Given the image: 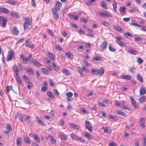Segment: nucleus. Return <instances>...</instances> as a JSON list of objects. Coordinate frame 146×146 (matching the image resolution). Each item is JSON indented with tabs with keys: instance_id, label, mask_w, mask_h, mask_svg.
Here are the masks:
<instances>
[{
	"instance_id": "44",
	"label": "nucleus",
	"mask_w": 146,
	"mask_h": 146,
	"mask_svg": "<svg viewBox=\"0 0 146 146\" xmlns=\"http://www.w3.org/2000/svg\"><path fill=\"white\" fill-rule=\"evenodd\" d=\"M31 25V24H29L27 23H24L23 24L24 29L25 30L28 28V27Z\"/></svg>"
},
{
	"instance_id": "14",
	"label": "nucleus",
	"mask_w": 146,
	"mask_h": 146,
	"mask_svg": "<svg viewBox=\"0 0 146 146\" xmlns=\"http://www.w3.org/2000/svg\"><path fill=\"white\" fill-rule=\"evenodd\" d=\"M13 71L15 73V75L18 74V72L19 71V69L18 66H17L14 65L13 67Z\"/></svg>"
},
{
	"instance_id": "22",
	"label": "nucleus",
	"mask_w": 146,
	"mask_h": 146,
	"mask_svg": "<svg viewBox=\"0 0 146 146\" xmlns=\"http://www.w3.org/2000/svg\"><path fill=\"white\" fill-rule=\"evenodd\" d=\"M146 89L143 87H142L140 89V94L141 95L144 94L146 93Z\"/></svg>"
},
{
	"instance_id": "10",
	"label": "nucleus",
	"mask_w": 146,
	"mask_h": 146,
	"mask_svg": "<svg viewBox=\"0 0 146 146\" xmlns=\"http://www.w3.org/2000/svg\"><path fill=\"white\" fill-rule=\"evenodd\" d=\"M0 20L3 21L1 23L2 26L4 27L6 25L7 22V19L3 17H0Z\"/></svg>"
},
{
	"instance_id": "19",
	"label": "nucleus",
	"mask_w": 146,
	"mask_h": 146,
	"mask_svg": "<svg viewBox=\"0 0 146 146\" xmlns=\"http://www.w3.org/2000/svg\"><path fill=\"white\" fill-rule=\"evenodd\" d=\"M139 100L140 102L142 104L144 103L145 101L146 100V96H142L139 98Z\"/></svg>"
},
{
	"instance_id": "30",
	"label": "nucleus",
	"mask_w": 146,
	"mask_h": 146,
	"mask_svg": "<svg viewBox=\"0 0 146 146\" xmlns=\"http://www.w3.org/2000/svg\"><path fill=\"white\" fill-rule=\"evenodd\" d=\"M27 72L29 73L30 74L32 75H34V72L32 68H29L27 69Z\"/></svg>"
},
{
	"instance_id": "4",
	"label": "nucleus",
	"mask_w": 146,
	"mask_h": 146,
	"mask_svg": "<svg viewBox=\"0 0 146 146\" xmlns=\"http://www.w3.org/2000/svg\"><path fill=\"white\" fill-rule=\"evenodd\" d=\"M85 125L86 128L90 132L92 131V125L91 123L88 121H86Z\"/></svg>"
},
{
	"instance_id": "26",
	"label": "nucleus",
	"mask_w": 146,
	"mask_h": 146,
	"mask_svg": "<svg viewBox=\"0 0 146 146\" xmlns=\"http://www.w3.org/2000/svg\"><path fill=\"white\" fill-rule=\"evenodd\" d=\"M41 70L43 73L45 74L48 75L50 73L49 70L47 69L42 68L41 69Z\"/></svg>"
},
{
	"instance_id": "40",
	"label": "nucleus",
	"mask_w": 146,
	"mask_h": 146,
	"mask_svg": "<svg viewBox=\"0 0 146 146\" xmlns=\"http://www.w3.org/2000/svg\"><path fill=\"white\" fill-rule=\"evenodd\" d=\"M11 16L13 17H16L18 18L19 17V14L18 13H11Z\"/></svg>"
},
{
	"instance_id": "29",
	"label": "nucleus",
	"mask_w": 146,
	"mask_h": 146,
	"mask_svg": "<svg viewBox=\"0 0 146 146\" xmlns=\"http://www.w3.org/2000/svg\"><path fill=\"white\" fill-rule=\"evenodd\" d=\"M23 139L26 143L28 144H30V139L27 136L24 137Z\"/></svg>"
},
{
	"instance_id": "61",
	"label": "nucleus",
	"mask_w": 146,
	"mask_h": 146,
	"mask_svg": "<svg viewBox=\"0 0 146 146\" xmlns=\"http://www.w3.org/2000/svg\"><path fill=\"white\" fill-rule=\"evenodd\" d=\"M129 24L135 27H140V25H138L137 23H129Z\"/></svg>"
},
{
	"instance_id": "47",
	"label": "nucleus",
	"mask_w": 146,
	"mask_h": 146,
	"mask_svg": "<svg viewBox=\"0 0 146 146\" xmlns=\"http://www.w3.org/2000/svg\"><path fill=\"white\" fill-rule=\"evenodd\" d=\"M52 67L53 69L56 71L58 70V67L56 65V64L54 63H52Z\"/></svg>"
},
{
	"instance_id": "48",
	"label": "nucleus",
	"mask_w": 146,
	"mask_h": 146,
	"mask_svg": "<svg viewBox=\"0 0 146 146\" xmlns=\"http://www.w3.org/2000/svg\"><path fill=\"white\" fill-rule=\"evenodd\" d=\"M31 57L32 55L30 54L27 58V60H28V61H29V62H30L31 63H32V62H33V59H31Z\"/></svg>"
},
{
	"instance_id": "37",
	"label": "nucleus",
	"mask_w": 146,
	"mask_h": 146,
	"mask_svg": "<svg viewBox=\"0 0 146 146\" xmlns=\"http://www.w3.org/2000/svg\"><path fill=\"white\" fill-rule=\"evenodd\" d=\"M33 138L35 140L37 143H39L40 142V139L38 136L37 135H34Z\"/></svg>"
},
{
	"instance_id": "21",
	"label": "nucleus",
	"mask_w": 146,
	"mask_h": 146,
	"mask_svg": "<svg viewBox=\"0 0 146 146\" xmlns=\"http://www.w3.org/2000/svg\"><path fill=\"white\" fill-rule=\"evenodd\" d=\"M128 52L131 54L136 55L138 53V51L133 49H129Z\"/></svg>"
},
{
	"instance_id": "45",
	"label": "nucleus",
	"mask_w": 146,
	"mask_h": 146,
	"mask_svg": "<svg viewBox=\"0 0 146 146\" xmlns=\"http://www.w3.org/2000/svg\"><path fill=\"white\" fill-rule=\"evenodd\" d=\"M76 140L82 143H85V141L84 139H83L81 138L80 137H77L76 139Z\"/></svg>"
},
{
	"instance_id": "18",
	"label": "nucleus",
	"mask_w": 146,
	"mask_h": 146,
	"mask_svg": "<svg viewBox=\"0 0 146 146\" xmlns=\"http://www.w3.org/2000/svg\"><path fill=\"white\" fill-rule=\"evenodd\" d=\"M22 139L20 137H18L17 139V146H20L21 145V142Z\"/></svg>"
},
{
	"instance_id": "39",
	"label": "nucleus",
	"mask_w": 146,
	"mask_h": 146,
	"mask_svg": "<svg viewBox=\"0 0 146 146\" xmlns=\"http://www.w3.org/2000/svg\"><path fill=\"white\" fill-rule=\"evenodd\" d=\"M123 35L126 38L127 37V36H130L131 37H133L132 35L129 32H127L124 33L123 34Z\"/></svg>"
},
{
	"instance_id": "23",
	"label": "nucleus",
	"mask_w": 146,
	"mask_h": 146,
	"mask_svg": "<svg viewBox=\"0 0 146 146\" xmlns=\"http://www.w3.org/2000/svg\"><path fill=\"white\" fill-rule=\"evenodd\" d=\"M20 58L22 59L23 61L25 63H27L28 62L27 58L23 55H21L20 56Z\"/></svg>"
},
{
	"instance_id": "46",
	"label": "nucleus",
	"mask_w": 146,
	"mask_h": 146,
	"mask_svg": "<svg viewBox=\"0 0 146 146\" xmlns=\"http://www.w3.org/2000/svg\"><path fill=\"white\" fill-rule=\"evenodd\" d=\"M62 72L66 76H67L70 73L67 70L63 69Z\"/></svg>"
},
{
	"instance_id": "56",
	"label": "nucleus",
	"mask_w": 146,
	"mask_h": 146,
	"mask_svg": "<svg viewBox=\"0 0 146 146\" xmlns=\"http://www.w3.org/2000/svg\"><path fill=\"white\" fill-rule=\"evenodd\" d=\"M7 2L9 4H12L13 5H15L16 4L15 1L11 0L8 1Z\"/></svg>"
},
{
	"instance_id": "20",
	"label": "nucleus",
	"mask_w": 146,
	"mask_h": 146,
	"mask_svg": "<svg viewBox=\"0 0 146 146\" xmlns=\"http://www.w3.org/2000/svg\"><path fill=\"white\" fill-rule=\"evenodd\" d=\"M23 20L24 21V23H27L29 24H31V19L29 17H26L23 18Z\"/></svg>"
},
{
	"instance_id": "51",
	"label": "nucleus",
	"mask_w": 146,
	"mask_h": 146,
	"mask_svg": "<svg viewBox=\"0 0 146 146\" xmlns=\"http://www.w3.org/2000/svg\"><path fill=\"white\" fill-rule=\"evenodd\" d=\"M109 119H113L114 121H116L117 119V118L116 117L114 116H113L111 115L109 116Z\"/></svg>"
},
{
	"instance_id": "38",
	"label": "nucleus",
	"mask_w": 146,
	"mask_h": 146,
	"mask_svg": "<svg viewBox=\"0 0 146 146\" xmlns=\"http://www.w3.org/2000/svg\"><path fill=\"white\" fill-rule=\"evenodd\" d=\"M114 29L116 31L119 32H121L122 31H123V29L119 27H114Z\"/></svg>"
},
{
	"instance_id": "43",
	"label": "nucleus",
	"mask_w": 146,
	"mask_h": 146,
	"mask_svg": "<svg viewBox=\"0 0 146 146\" xmlns=\"http://www.w3.org/2000/svg\"><path fill=\"white\" fill-rule=\"evenodd\" d=\"M117 44L120 46L124 47H125L126 45L123 43L121 41H117Z\"/></svg>"
},
{
	"instance_id": "33",
	"label": "nucleus",
	"mask_w": 146,
	"mask_h": 146,
	"mask_svg": "<svg viewBox=\"0 0 146 146\" xmlns=\"http://www.w3.org/2000/svg\"><path fill=\"white\" fill-rule=\"evenodd\" d=\"M101 6L104 9H107V7L106 4L104 1H102L100 2Z\"/></svg>"
},
{
	"instance_id": "35",
	"label": "nucleus",
	"mask_w": 146,
	"mask_h": 146,
	"mask_svg": "<svg viewBox=\"0 0 146 146\" xmlns=\"http://www.w3.org/2000/svg\"><path fill=\"white\" fill-rule=\"evenodd\" d=\"M96 1V0H87V2L86 3V5L88 6H90L91 5V3H94Z\"/></svg>"
},
{
	"instance_id": "8",
	"label": "nucleus",
	"mask_w": 146,
	"mask_h": 146,
	"mask_svg": "<svg viewBox=\"0 0 146 146\" xmlns=\"http://www.w3.org/2000/svg\"><path fill=\"white\" fill-rule=\"evenodd\" d=\"M145 120L144 118H141L139 121V125L141 127L144 128L145 127Z\"/></svg>"
},
{
	"instance_id": "50",
	"label": "nucleus",
	"mask_w": 146,
	"mask_h": 146,
	"mask_svg": "<svg viewBox=\"0 0 146 146\" xmlns=\"http://www.w3.org/2000/svg\"><path fill=\"white\" fill-rule=\"evenodd\" d=\"M101 59V57L100 56H96L93 58L94 61H100Z\"/></svg>"
},
{
	"instance_id": "55",
	"label": "nucleus",
	"mask_w": 146,
	"mask_h": 146,
	"mask_svg": "<svg viewBox=\"0 0 146 146\" xmlns=\"http://www.w3.org/2000/svg\"><path fill=\"white\" fill-rule=\"evenodd\" d=\"M23 78L27 82L29 81V77L25 75H24L23 76Z\"/></svg>"
},
{
	"instance_id": "32",
	"label": "nucleus",
	"mask_w": 146,
	"mask_h": 146,
	"mask_svg": "<svg viewBox=\"0 0 146 146\" xmlns=\"http://www.w3.org/2000/svg\"><path fill=\"white\" fill-rule=\"evenodd\" d=\"M69 17L70 18H73L76 20H77L78 19V17L77 16L74 15L69 14Z\"/></svg>"
},
{
	"instance_id": "34",
	"label": "nucleus",
	"mask_w": 146,
	"mask_h": 146,
	"mask_svg": "<svg viewBox=\"0 0 146 146\" xmlns=\"http://www.w3.org/2000/svg\"><path fill=\"white\" fill-rule=\"evenodd\" d=\"M6 129L9 131H11L12 130V127L11 125L9 124H8L7 125Z\"/></svg>"
},
{
	"instance_id": "15",
	"label": "nucleus",
	"mask_w": 146,
	"mask_h": 146,
	"mask_svg": "<svg viewBox=\"0 0 146 146\" xmlns=\"http://www.w3.org/2000/svg\"><path fill=\"white\" fill-rule=\"evenodd\" d=\"M14 76L18 83L22 84V80L21 78L19 75V74L14 75Z\"/></svg>"
},
{
	"instance_id": "24",
	"label": "nucleus",
	"mask_w": 146,
	"mask_h": 146,
	"mask_svg": "<svg viewBox=\"0 0 146 146\" xmlns=\"http://www.w3.org/2000/svg\"><path fill=\"white\" fill-rule=\"evenodd\" d=\"M62 5V3L59 1L56 3L55 5V9H60Z\"/></svg>"
},
{
	"instance_id": "31",
	"label": "nucleus",
	"mask_w": 146,
	"mask_h": 146,
	"mask_svg": "<svg viewBox=\"0 0 146 146\" xmlns=\"http://www.w3.org/2000/svg\"><path fill=\"white\" fill-rule=\"evenodd\" d=\"M36 118L37 120V122L38 123L40 124L42 126H44L45 125L43 122L40 120V119H38V117H36Z\"/></svg>"
},
{
	"instance_id": "12",
	"label": "nucleus",
	"mask_w": 146,
	"mask_h": 146,
	"mask_svg": "<svg viewBox=\"0 0 146 146\" xmlns=\"http://www.w3.org/2000/svg\"><path fill=\"white\" fill-rule=\"evenodd\" d=\"M107 46V43L105 41L103 42L100 46L101 49L102 50H104L106 48Z\"/></svg>"
},
{
	"instance_id": "9",
	"label": "nucleus",
	"mask_w": 146,
	"mask_h": 146,
	"mask_svg": "<svg viewBox=\"0 0 146 146\" xmlns=\"http://www.w3.org/2000/svg\"><path fill=\"white\" fill-rule=\"evenodd\" d=\"M67 97V100L69 102H71L72 100L71 98L72 96H73V94L72 92H69L67 93L66 94Z\"/></svg>"
},
{
	"instance_id": "28",
	"label": "nucleus",
	"mask_w": 146,
	"mask_h": 146,
	"mask_svg": "<svg viewBox=\"0 0 146 146\" xmlns=\"http://www.w3.org/2000/svg\"><path fill=\"white\" fill-rule=\"evenodd\" d=\"M66 55L69 58H70L71 59H72L73 58V55L70 52H66Z\"/></svg>"
},
{
	"instance_id": "1",
	"label": "nucleus",
	"mask_w": 146,
	"mask_h": 146,
	"mask_svg": "<svg viewBox=\"0 0 146 146\" xmlns=\"http://www.w3.org/2000/svg\"><path fill=\"white\" fill-rule=\"evenodd\" d=\"M104 70L103 68H101L100 69H92L91 72L93 74H98L101 76L104 74Z\"/></svg>"
},
{
	"instance_id": "3",
	"label": "nucleus",
	"mask_w": 146,
	"mask_h": 146,
	"mask_svg": "<svg viewBox=\"0 0 146 146\" xmlns=\"http://www.w3.org/2000/svg\"><path fill=\"white\" fill-rule=\"evenodd\" d=\"M98 13L103 18H107L108 17H112L110 13H109L107 12H99Z\"/></svg>"
},
{
	"instance_id": "5",
	"label": "nucleus",
	"mask_w": 146,
	"mask_h": 146,
	"mask_svg": "<svg viewBox=\"0 0 146 146\" xmlns=\"http://www.w3.org/2000/svg\"><path fill=\"white\" fill-rule=\"evenodd\" d=\"M25 45L27 47H29V48H33L34 46V45L32 42L29 39H27L26 40Z\"/></svg>"
},
{
	"instance_id": "53",
	"label": "nucleus",
	"mask_w": 146,
	"mask_h": 146,
	"mask_svg": "<svg viewBox=\"0 0 146 146\" xmlns=\"http://www.w3.org/2000/svg\"><path fill=\"white\" fill-rule=\"evenodd\" d=\"M80 21L81 22H83L86 23L88 21V19H86L85 18H82L81 19Z\"/></svg>"
},
{
	"instance_id": "7",
	"label": "nucleus",
	"mask_w": 146,
	"mask_h": 146,
	"mask_svg": "<svg viewBox=\"0 0 146 146\" xmlns=\"http://www.w3.org/2000/svg\"><path fill=\"white\" fill-rule=\"evenodd\" d=\"M129 98L131 101L132 106L134 107L135 108H138V106L136 104V102L133 97L132 96H130L129 97Z\"/></svg>"
},
{
	"instance_id": "17",
	"label": "nucleus",
	"mask_w": 146,
	"mask_h": 146,
	"mask_svg": "<svg viewBox=\"0 0 146 146\" xmlns=\"http://www.w3.org/2000/svg\"><path fill=\"white\" fill-rule=\"evenodd\" d=\"M32 63H33V65L36 66L40 67L41 66V64H40L36 59L35 60V61H34V60H33V62H32Z\"/></svg>"
},
{
	"instance_id": "58",
	"label": "nucleus",
	"mask_w": 146,
	"mask_h": 146,
	"mask_svg": "<svg viewBox=\"0 0 146 146\" xmlns=\"http://www.w3.org/2000/svg\"><path fill=\"white\" fill-rule=\"evenodd\" d=\"M143 60L141 58H138L137 60V62L139 64H141L143 62Z\"/></svg>"
},
{
	"instance_id": "13",
	"label": "nucleus",
	"mask_w": 146,
	"mask_h": 146,
	"mask_svg": "<svg viewBox=\"0 0 146 146\" xmlns=\"http://www.w3.org/2000/svg\"><path fill=\"white\" fill-rule=\"evenodd\" d=\"M121 77L122 79L124 80L127 79L128 80H130L131 78V76L127 75H125L123 74H122L121 76Z\"/></svg>"
},
{
	"instance_id": "6",
	"label": "nucleus",
	"mask_w": 146,
	"mask_h": 146,
	"mask_svg": "<svg viewBox=\"0 0 146 146\" xmlns=\"http://www.w3.org/2000/svg\"><path fill=\"white\" fill-rule=\"evenodd\" d=\"M52 10V13L53 17L56 20H57L59 17V15L57 13L58 10Z\"/></svg>"
},
{
	"instance_id": "41",
	"label": "nucleus",
	"mask_w": 146,
	"mask_h": 146,
	"mask_svg": "<svg viewBox=\"0 0 146 146\" xmlns=\"http://www.w3.org/2000/svg\"><path fill=\"white\" fill-rule=\"evenodd\" d=\"M109 49L110 51L112 52H115L116 50V49L115 48L112 47H111V43H110L109 44Z\"/></svg>"
},
{
	"instance_id": "63",
	"label": "nucleus",
	"mask_w": 146,
	"mask_h": 146,
	"mask_svg": "<svg viewBox=\"0 0 146 146\" xmlns=\"http://www.w3.org/2000/svg\"><path fill=\"white\" fill-rule=\"evenodd\" d=\"M19 66L20 70H22L25 69V67L21 64H19Z\"/></svg>"
},
{
	"instance_id": "25",
	"label": "nucleus",
	"mask_w": 146,
	"mask_h": 146,
	"mask_svg": "<svg viewBox=\"0 0 146 146\" xmlns=\"http://www.w3.org/2000/svg\"><path fill=\"white\" fill-rule=\"evenodd\" d=\"M137 78L138 80L141 83L143 82L142 76L140 74H138L137 75Z\"/></svg>"
},
{
	"instance_id": "60",
	"label": "nucleus",
	"mask_w": 146,
	"mask_h": 146,
	"mask_svg": "<svg viewBox=\"0 0 146 146\" xmlns=\"http://www.w3.org/2000/svg\"><path fill=\"white\" fill-rule=\"evenodd\" d=\"M135 41H141L143 40L142 38L140 37H135Z\"/></svg>"
},
{
	"instance_id": "2",
	"label": "nucleus",
	"mask_w": 146,
	"mask_h": 146,
	"mask_svg": "<svg viewBox=\"0 0 146 146\" xmlns=\"http://www.w3.org/2000/svg\"><path fill=\"white\" fill-rule=\"evenodd\" d=\"M14 52L12 50H10L8 51L7 57V61H9L12 60V57L14 56Z\"/></svg>"
},
{
	"instance_id": "57",
	"label": "nucleus",
	"mask_w": 146,
	"mask_h": 146,
	"mask_svg": "<svg viewBox=\"0 0 146 146\" xmlns=\"http://www.w3.org/2000/svg\"><path fill=\"white\" fill-rule=\"evenodd\" d=\"M78 71L79 72L80 75L82 77H83L84 76V74L83 73V70H82V69L80 68L78 70Z\"/></svg>"
},
{
	"instance_id": "54",
	"label": "nucleus",
	"mask_w": 146,
	"mask_h": 146,
	"mask_svg": "<svg viewBox=\"0 0 146 146\" xmlns=\"http://www.w3.org/2000/svg\"><path fill=\"white\" fill-rule=\"evenodd\" d=\"M28 83V86H27V88L28 89H30L31 87H32L33 86V84L31 82H30L29 81L27 82Z\"/></svg>"
},
{
	"instance_id": "59",
	"label": "nucleus",
	"mask_w": 146,
	"mask_h": 146,
	"mask_svg": "<svg viewBox=\"0 0 146 146\" xmlns=\"http://www.w3.org/2000/svg\"><path fill=\"white\" fill-rule=\"evenodd\" d=\"M12 86H8L6 87V92H9L10 90H11L12 89Z\"/></svg>"
},
{
	"instance_id": "27",
	"label": "nucleus",
	"mask_w": 146,
	"mask_h": 146,
	"mask_svg": "<svg viewBox=\"0 0 146 146\" xmlns=\"http://www.w3.org/2000/svg\"><path fill=\"white\" fill-rule=\"evenodd\" d=\"M47 95L52 99L54 98V96L53 94L50 91H48L47 92Z\"/></svg>"
},
{
	"instance_id": "64",
	"label": "nucleus",
	"mask_w": 146,
	"mask_h": 146,
	"mask_svg": "<svg viewBox=\"0 0 146 146\" xmlns=\"http://www.w3.org/2000/svg\"><path fill=\"white\" fill-rule=\"evenodd\" d=\"M143 146H146V137H144L143 139Z\"/></svg>"
},
{
	"instance_id": "42",
	"label": "nucleus",
	"mask_w": 146,
	"mask_h": 146,
	"mask_svg": "<svg viewBox=\"0 0 146 146\" xmlns=\"http://www.w3.org/2000/svg\"><path fill=\"white\" fill-rule=\"evenodd\" d=\"M48 54L51 60L52 61H53L55 59L54 56V55L52 53L50 52H49L48 53Z\"/></svg>"
},
{
	"instance_id": "16",
	"label": "nucleus",
	"mask_w": 146,
	"mask_h": 146,
	"mask_svg": "<svg viewBox=\"0 0 146 146\" xmlns=\"http://www.w3.org/2000/svg\"><path fill=\"white\" fill-rule=\"evenodd\" d=\"M12 33L13 34L15 35H18L19 31L16 27H13L12 30Z\"/></svg>"
},
{
	"instance_id": "52",
	"label": "nucleus",
	"mask_w": 146,
	"mask_h": 146,
	"mask_svg": "<svg viewBox=\"0 0 146 146\" xmlns=\"http://www.w3.org/2000/svg\"><path fill=\"white\" fill-rule=\"evenodd\" d=\"M70 135L71 137H72V139L74 140H76L77 137H78V136L77 135H76L75 134H74L73 133L70 134Z\"/></svg>"
},
{
	"instance_id": "62",
	"label": "nucleus",
	"mask_w": 146,
	"mask_h": 146,
	"mask_svg": "<svg viewBox=\"0 0 146 146\" xmlns=\"http://www.w3.org/2000/svg\"><path fill=\"white\" fill-rule=\"evenodd\" d=\"M47 90V88L46 86H43L41 88V90L43 92H45Z\"/></svg>"
},
{
	"instance_id": "49",
	"label": "nucleus",
	"mask_w": 146,
	"mask_h": 146,
	"mask_svg": "<svg viewBox=\"0 0 146 146\" xmlns=\"http://www.w3.org/2000/svg\"><path fill=\"white\" fill-rule=\"evenodd\" d=\"M117 113L123 116H126V113L123 112H122L120 111H117Z\"/></svg>"
},
{
	"instance_id": "36",
	"label": "nucleus",
	"mask_w": 146,
	"mask_h": 146,
	"mask_svg": "<svg viewBox=\"0 0 146 146\" xmlns=\"http://www.w3.org/2000/svg\"><path fill=\"white\" fill-rule=\"evenodd\" d=\"M84 135L86 137L90 139H92V137L91 136V135L89 134L88 132H85L84 134Z\"/></svg>"
},
{
	"instance_id": "11",
	"label": "nucleus",
	"mask_w": 146,
	"mask_h": 146,
	"mask_svg": "<svg viewBox=\"0 0 146 146\" xmlns=\"http://www.w3.org/2000/svg\"><path fill=\"white\" fill-rule=\"evenodd\" d=\"M70 125L71 127L76 130H79L80 128L79 126L74 123H70Z\"/></svg>"
}]
</instances>
